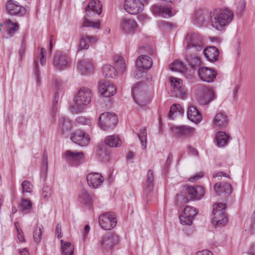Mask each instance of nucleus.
Returning <instances> with one entry per match:
<instances>
[{
    "mask_svg": "<svg viewBox=\"0 0 255 255\" xmlns=\"http://www.w3.org/2000/svg\"><path fill=\"white\" fill-rule=\"evenodd\" d=\"M233 12L228 8L215 9L211 15L212 26L218 30H222L233 20Z\"/></svg>",
    "mask_w": 255,
    "mask_h": 255,
    "instance_id": "f257e3e1",
    "label": "nucleus"
},
{
    "mask_svg": "<svg viewBox=\"0 0 255 255\" xmlns=\"http://www.w3.org/2000/svg\"><path fill=\"white\" fill-rule=\"evenodd\" d=\"M184 44L186 53L201 51L205 47L202 37L199 33L195 32L187 33Z\"/></svg>",
    "mask_w": 255,
    "mask_h": 255,
    "instance_id": "f03ea898",
    "label": "nucleus"
},
{
    "mask_svg": "<svg viewBox=\"0 0 255 255\" xmlns=\"http://www.w3.org/2000/svg\"><path fill=\"white\" fill-rule=\"evenodd\" d=\"M118 122L117 116L115 113L110 112H105L101 114L98 119V125L104 130L114 128Z\"/></svg>",
    "mask_w": 255,
    "mask_h": 255,
    "instance_id": "7ed1b4c3",
    "label": "nucleus"
},
{
    "mask_svg": "<svg viewBox=\"0 0 255 255\" xmlns=\"http://www.w3.org/2000/svg\"><path fill=\"white\" fill-rule=\"evenodd\" d=\"M226 204L216 203L213 206L212 211V220L216 225L224 226L228 221V218L225 214Z\"/></svg>",
    "mask_w": 255,
    "mask_h": 255,
    "instance_id": "20e7f679",
    "label": "nucleus"
},
{
    "mask_svg": "<svg viewBox=\"0 0 255 255\" xmlns=\"http://www.w3.org/2000/svg\"><path fill=\"white\" fill-rule=\"evenodd\" d=\"M101 227L105 230H110L115 227L117 224L116 216L114 212H106L99 217Z\"/></svg>",
    "mask_w": 255,
    "mask_h": 255,
    "instance_id": "39448f33",
    "label": "nucleus"
},
{
    "mask_svg": "<svg viewBox=\"0 0 255 255\" xmlns=\"http://www.w3.org/2000/svg\"><path fill=\"white\" fill-rule=\"evenodd\" d=\"M119 236L115 233H107L102 236L99 241L100 248L102 250L111 251L118 243Z\"/></svg>",
    "mask_w": 255,
    "mask_h": 255,
    "instance_id": "423d86ee",
    "label": "nucleus"
},
{
    "mask_svg": "<svg viewBox=\"0 0 255 255\" xmlns=\"http://www.w3.org/2000/svg\"><path fill=\"white\" fill-rule=\"evenodd\" d=\"M148 3V0H125V9L131 14H136L143 9L144 4Z\"/></svg>",
    "mask_w": 255,
    "mask_h": 255,
    "instance_id": "0eeeda50",
    "label": "nucleus"
},
{
    "mask_svg": "<svg viewBox=\"0 0 255 255\" xmlns=\"http://www.w3.org/2000/svg\"><path fill=\"white\" fill-rule=\"evenodd\" d=\"M70 59L67 55L61 51L56 52L53 60V66L56 69H66L70 67Z\"/></svg>",
    "mask_w": 255,
    "mask_h": 255,
    "instance_id": "6e6552de",
    "label": "nucleus"
},
{
    "mask_svg": "<svg viewBox=\"0 0 255 255\" xmlns=\"http://www.w3.org/2000/svg\"><path fill=\"white\" fill-rule=\"evenodd\" d=\"M140 83H137L131 89V95L134 102L140 106H144L149 103L147 95L140 89Z\"/></svg>",
    "mask_w": 255,
    "mask_h": 255,
    "instance_id": "1a4fd4ad",
    "label": "nucleus"
},
{
    "mask_svg": "<svg viewBox=\"0 0 255 255\" xmlns=\"http://www.w3.org/2000/svg\"><path fill=\"white\" fill-rule=\"evenodd\" d=\"M91 91L88 88H82L80 89L74 100L77 106H83L91 102Z\"/></svg>",
    "mask_w": 255,
    "mask_h": 255,
    "instance_id": "9d476101",
    "label": "nucleus"
},
{
    "mask_svg": "<svg viewBox=\"0 0 255 255\" xmlns=\"http://www.w3.org/2000/svg\"><path fill=\"white\" fill-rule=\"evenodd\" d=\"M170 83L172 86V92L175 97L184 99L187 96V91L182 85V81L181 79L171 77Z\"/></svg>",
    "mask_w": 255,
    "mask_h": 255,
    "instance_id": "9b49d317",
    "label": "nucleus"
},
{
    "mask_svg": "<svg viewBox=\"0 0 255 255\" xmlns=\"http://www.w3.org/2000/svg\"><path fill=\"white\" fill-rule=\"evenodd\" d=\"M6 13L11 15L22 16L25 14L26 9L14 0H8L5 4Z\"/></svg>",
    "mask_w": 255,
    "mask_h": 255,
    "instance_id": "f8f14e48",
    "label": "nucleus"
},
{
    "mask_svg": "<svg viewBox=\"0 0 255 255\" xmlns=\"http://www.w3.org/2000/svg\"><path fill=\"white\" fill-rule=\"evenodd\" d=\"M172 129L176 136L180 138H187L192 136L195 130L193 128L185 125L174 126Z\"/></svg>",
    "mask_w": 255,
    "mask_h": 255,
    "instance_id": "ddd939ff",
    "label": "nucleus"
},
{
    "mask_svg": "<svg viewBox=\"0 0 255 255\" xmlns=\"http://www.w3.org/2000/svg\"><path fill=\"white\" fill-rule=\"evenodd\" d=\"M198 74L201 80L207 83L213 82L217 75L216 71L207 67H200Z\"/></svg>",
    "mask_w": 255,
    "mask_h": 255,
    "instance_id": "4468645a",
    "label": "nucleus"
},
{
    "mask_svg": "<svg viewBox=\"0 0 255 255\" xmlns=\"http://www.w3.org/2000/svg\"><path fill=\"white\" fill-rule=\"evenodd\" d=\"M121 28L127 34H133L138 27L135 20L128 18H123L120 24Z\"/></svg>",
    "mask_w": 255,
    "mask_h": 255,
    "instance_id": "2eb2a0df",
    "label": "nucleus"
},
{
    "mask_svg": "<svg viewBox=\"0 0 255 255\" xmlns=\"http://www.w3.org/2000/svg\"><path fill=\"white\" fill-rule=\"evenodd\" d=\"M70 138L73 142L81 146L87 145L90 140L89 135L81 130H77L72 133Z\"/></svg>",
    "mask_w": 255,
    "mask_h": 255,
    "instance_id": "dca6fc26",
    "label": "nucleus"
},
{
    "mask_svg": "<svg viewBox=\"0 0 255 255\" xmlns=\"http://www.w3.org/2000/svg\"><path fill=\"white\" fill-rule=\"evenodd\" d=\"M116 88L108 81H101L99 84V92L105 97H110L116 94Z\"/></svg>",
    "mask_w": 255,
    "mask_h": 255,
    "instance_id": "f3484780",
    "label": "nucleus"
},
{
    "mask_svg": "<svg viewBox=\"0 0 255 255\" xmlns=\"http://www.w3.org/2000/svg\"><path fill=\"white\" fill-rule=\"evenodd\" d=\"M186 56L185 59L188 65L190 67V70L189 72V78H191L195 74V67H198L201 63L200 58L196 56L193 55L190 53H186Z\"/></svg>",
    "mask_w": 255,
    "mask_h": 255,
    "instance_id": "a211bd4d",
    "label": "nucleus"
},
{
    "mask_svg": "<svg viewBox=\"0 0 255 255\" xmlns=\"http://www.w3.org/2000/svg\"><path fill=\"white\" fill-rule=\"evenodd\" d=\"M102 10V5L98 0H91L85 8V11L88 16H93L96 13L100 14Z\"/></svg>",
    "mask_w": 255,
    "mask_h": 255,
    "instance_id": "6ab92c4d",
    "label": "nucleus"
},
{
    "mask_svg": "<svg viewBox=\"0 0 255 255\" xmlns=\"http://www.w3.org/2000/svg\"><path fill=\"white\" fill-rule=\"evenodd\" d=\"M214 188L218 196H228L232 192V186L228 183L221 182L216 183Z\"/></svg>",
    "mask_w": 255,
    "mask_h": 255,
    "instance_id": "aec40b11",
    "label": "nucleus"
},
{
    "mask_svg": "<svg viewBox=\"0 0 255 255\" xmlns=\"http://www.w3.org/2000/svg\"><path fill=\"white\" fill-rule=\"evenodd\" d=\"M104 178L99 173H91L87 176V181L89 186L93 188L100 186L104 181Z\"/></svg>",
    "mask_w": 255,
    "mask_h": 255,
    "instance_id": "412c9836",
    "label": "nucleus"
},
{
    "mask_svg": "<svg viewBox=\"0 0 255 255\" xmlns=\"http://www.w3.org/2000/svg\"><path fill=\"white\" fill-rule=\"evenodd\" d=\"M186 192L190 197V199L199 200L204 196V191L202 186H187L186 188Z\"/></svg>",
    "mask_w": 255,
    "mask_h": 255,
    "instance_id": "4be33fe9",
    "label": "nucleus"
},
{
    "mask_svg": "<svg viewBox=\"0 0 255 255\" xmlns=\"http://www.w3.org/2000/svg\"><path fill=\"white\" fill-rule=\"evenodd\" d=\"M229 123V120L227 115L223 112L218 113L213 121V126L215 128H226Z\"/></svg>",
    "mask_w": 255,
    "mask_h": 255,
    "instance_id": "5701e85b",
    "label": "nucleus"
},
{
    "mask_svg": "<svg viewBox=\"0 0 255 255\" xmlns=\"http://www.w3.org/2000/svg\"><path fill=\"white\" fill-rule=\"evenodd\" d=\"M152 65V61L150 57L146 55H140L136 61V66L143 70L149 69Z\"/></svg>",
    "mask_w": 255,
    "mask_h": 255,
    "instance_id": "b1692460",
    "label": "nucleus"
},
{
    "mask_svg": "<svg viewBox=\"0 0 255 255\" xmlns=\"http://www.w3.org/2000/svg\"><path fill=\"white\" fill-rule=\"evenodd\" d=\"M204 54L207 59L212 62H215L218 60L219 51L215 46H210L204 49Z\"/></svg>",
    "mask_w": 255,
    "mask_h": 255,
    "instance_id": "393cba45",
    "label": "nucleus"
},
{
    "mask_svg": "<svg viewBox=\"0 0 255 255\" xmlns=\"http://www.w3.org/2000/svg\"><path fill=\"white\" fill-rule=\"evenodd\" d=\"M202 91L203 95L201 101L202 104L207 105L216 98V95L212 89L207 87H203Z\"/></svg>",
    "mask_w": 255,
    "mask_h": 255,
    "instance_id": "a878e982",
    "label": "nucleus"
},
{
    "mask_svg": "<svg viewBox=\"0 0 255 255\" xmlns=\"http://www.w3.org/2000/svg\"><path fill=\"white\" fill-rule=\"evenodd\" d=\"M83 158V153L82 152H73L67 150L65 153L66 160L73 162L76 165L79 164Z\"/></svg>",
    "mask_w": 255,
    "mask_h": 255,
    "instance_id": "bb28decb",
    "label": "nucleus"
},
{
    "mask_svg": "<svg viewBox=\"0 0 255 255\" xmlns=\"http://www.w3.org/2000/svg\"><path fill=\"white\" fill-rule=\"evenodd\" d=\"M60 133L63 135H66L71 129V124L69 119L62 116L59 120Z\"/></svg>",
    "mask_w": 255,
    "mask_h": 255,
    "instance_id": "cd10ccee",
    "label": "nucleus"
},
{
    "mask_svg": "<svg viewBox=\"0 0 255 255\" xmlns=\"http://www.w3.org/2000/svg\"><path fill=\"white\" fill-rule=\"evenodd\" d=\"M188 119L193 123H198L202 120V115L196 107L191 106L187 111Z\"/></svg>",
    "mask_w": 255,
    "mask_h": 255,
    "instance_id": "c85d7f7f",
    "label": "nucleus"
},
{
    "mask_svg": "<svg viewBox=\"0 0 255 255\" xmlns=\"http://www.w3.org/2000/svg\"><path fill=\"white\" fill-rule=\"evenodd\" d=\"M78 69L81 75H87L92 72L93 69V64L89 60L80 61L78 63Z\"/></svg>",
    "mask_w": 255,
    "mask_h": 255,
    "instance_id": "c756f323",
    "label": "nucleus"
},
{
    "mask_svg": "<svg viewBox=\"0 0 255 255\" xmlns=\"http://www.w3.org/2000/svg\"><path fill=\"white\" fill-rule=\"evenodd\" d=\"M151 11L154 14H162L164 17H171L173 15L172 13L171 7H165L153 5L151 8Z\"/></svg>",
    "mask_w": 255,
    "mask_h": 255,
    "instance_id": "7c9ffc66",
    "label": "nucleus"
},
{
    "mask_svg": "<svg viewBox=\"0 0 255 255\" xmlns=\"http://www.w3.org/2000/svg\"><path fill=\"white\" fill-rule=\"evenodd\" d=\"M229 135L224 131H218L215 135L216 145L218 147H224L228 142Z\"/></svg>",
    "mask_w": 255,
    "mask_h": 255,
    "instance_id": "2f4dec72",
    "label": "nucleus"
},
{
    "mask_svg": "<svg viewBox=\"0 0 255 255\" xmlns=\"http://www.w3.org/2000/svg\"><path fill=\"white\" fill-rule=\"evenodd\" d=\"M169 68L172 71L183 73L189 78L188 68L182 62L174 61L170 65Z\"/></svg>",
    "mask_w": 255,
    "mask_h": 255,
    "instance_id": "473e14b6",
    "label": "nucleus"
},
{
    "mask_svg": "<svg viewBox=\"0 0 255 255\" xmlns=\"http://www.w3.org/2000/svg\"><path fill=\"white\" fill-rule=\"evenodd\" d=\"M105 144L111 147H118L121 146L122 142L118 135H113L107 136L104 140Z\"/></svg>",
    "mask_w": 255,
    "mask_h": 255,
    "instance_id": "72a5a7b5",
    "label": "nucleus"
},
{
    "mask_svg": "<svg viewBox=\"0 0 255 255\" xmlns=\"http://www.w3.org/2000/svg\"><path fill=\"white\" fill-rule=\"evenodd\" d=\"M97 41L98 38L96 36L90 35L82 36L80 41L79 48L81 49H87L90 43H94Z\"/></svg>",
    "mask_w": 255,
    "mask_h": 255,
    "instance_id": "f704fd0d",
    "label": "nucleus"
},
{
    "mask_svg": "<svg viewBox=\"0 0 255 255\" xmlns=\"http://www.w3.org/2000/svg\"><path fill=\"white\" fill-rule=\"evenodd\" d=\"M4 22L6 26L7 34L9 37H12L18 29V24L12 22L9 19H5Z\"/></svg>",
    "mask_w": 255,
    "mask_h": 255,
    "instance_id": "c9c22d12",
    "label": "nucleus"
},
{
    "mask_svg": "<svg viewBox=\"0 0 255 255\" xmlns=\"http://www.w3.org/2000/svg\"><path fill=\"white\" fill-rule=\"evenodd\" d=\"M102 73L106 78H114L117 75V71L113 66L106 64L102 67Z\"/></svg>",
    "mask_w": 255,
    "mask_h": 255,
    "instance_id": "e433bc0d",
    "label": "nucleus"
},
{
    "mask_svg": "<svg viewBox=\"0 0 255 255\" xmlns=\"http://www.w3.org/2000/svg\"><path fill=\"white\" fill-rule=\"evenodd\" d=\"M62 255H73L74 248L73 245L70 242L60 241Z\"/></svg>",
    "mask_w": 255,
    "mask_h": 255,
    "instance_id": "4c0bfd02",
    "label": "nucleus"
},
{
    "mask_svg": "<svg viewBox=\"0 0 255 255\" xmlns=\"http://www.w3.org/2000/svg\"><path fill=\"white\" fill-rule=\"evenodd\" d=\"M79 201L80 202L90 206L92 204V198L90 194L85 189H82L79 194Z\"/></svg>",
    "mask_w": 255,
    "mask_h": 255,
    "instance_id": "58836bf2",
    "label": "nucleus"
},
{
    "mask_svg": "<svg viewBox=\"0 0 255 255\" xmlns=\"http://www.w3.org/2000/svg\"><path fill=\"white\" fill-rule=\"evenodd\" d=\"M183 114L184 109L181 108L180 105L177 104L171 107L168 116L171 120H174L177 115L183 116Z\"/></svg>",
    "mask_w": 255,
    "mask_h": 255,
    "instance_id": "ea45409f",
    "label": "nucleus"
},
{
    "mask_svg": "<svg viewBox=\"0 0 255 255\" xmlns=\"http://www.w3.org/2000/svg\"><path fill=\"white\" fill-rule=\"evenodd\" d=\"M53 83L55 86V88L57 90L55 93L54 95V99L53 101V111L55 112L56 111V107L57 104L58 103L59 100V92L60 90V88L62 87L63 85L62 82L59 79H55L53 80Z\"/></svg>",
    "mask_w": 255,
    "mask_h": 255,
    "instance_id": "a19ab883",
    "label": "nucleus"
},
{
    "mask_svg": "<svg viewBox=\"0 0 255 255\" xmlns=\"http://www.w3.org/2000/svg\"><path fill=\"white\" fill-rule=\"evenodd\" d=\"M138 137L140 141L141 148L143 149L146 147L147 133L145 127L140 128L139 133L137 134Z\"/></svg>",
    "mask_w": 255,
    "mask_h": 255,
    "instance_id": "79ce46f5",
    "label": "nucleus"
},
{
    "mask_svg": "<svg viewBox=\"0 0 255 255\" xmlns=\"http://www.w3.org/2000/svg\"><path fill=\"white\" fill-rule=\"evenodd\" d=\"M82 27H92L94 28L100 29V22L99 20L96 22H93L84 17L83 18Z\"/></svg>",
    "mask_w": 255,
    "mask_h": 255,
    "instance_id": "37998d69",
    "label": "nucleus"
},
{
    "mask_svg": "<svg viewBox=\"0 0 255 255\" xmlns=\"http://www.w3.org/2000/svg\"><path fill=\"white\" fill-rule=\"evenodd\" d=\"M153 182H154L153 172L152 170L149 169L148 171L147 175V185L146 186V188L148 190L150 191L152 189V188L153 186Z\"/></svg>",
    "mask_w": 255,
    "mask_h": 255,
    "instance_id": "c03bdc74",
    "label": "nucleus"
},
{
    "mask_svg": "<svg viewBox=\"0 0 255 255\" xmlns=\"http://www.w3.org/2000/svg\"><path fill=\"white\" fill-rule=\"evenodd\" d=\"M190 216V215H184V214L180 216L179 219L181 224L182 225H191L194 218Z\"/></svg>",
    "mask_w": 255,
    "mask_h": 255,
    "instance_id": "a18cd8bd",
    "label": "nucleus"
},
{
    "mask_svg": "<svg viewBox=\"0 0 255 255\" xmlns=\"http://www.w3.org/2000/svg\"><path fill=\"white\" fill-rule=\"evenodd\" d=\"M22 193H31L32 191L33 185L30 182L24 180L21 184Z\"/></svg>",
    "mask_w": 255,
    "mask_h": 255,
    "instance_id": "49530a36",
    "label": "nucleus"
},
{
    "mask_svg": "<svg viewBox=\"0 0 255 255\" xmlns=\"http://www.w3.org/2000/svg\"><path fill=\"white\" fill-rule=\"evenodd\" d=\"M116 65L120 71H124L126 69V63L123 57L122 56H118L117 57Z\"/></svg>",
    "mask_w": 255,
    "mask_h": 255,
    "instance_id": "de8ad7c7",
    "label": "nucleus"
},
{
    "mask_svg": "<svg viewBox=\"0 0 255 255\" xmlns=\"http://www.w3.org/2000/svg\"><path fill=\"white\" fill-rule=\"evenodd\" d=\"M43 229V226L41 225L38 228L35 229L33 231V238L35 243H38L40 241V238L42 235L41 230Z\"/></svg>",
    "mask_w": 255,
    "mask_h": 255,
    "instance_id": "09e8293b",
    "label": "nucleus"
},
{
    "mask_svg": "<svg viewBox=\"0 0 255 255\" xmlns=\"http://www.w3.org/2000/svg\"><path fill=\"white\" fill-rule=\"evenodd\" d=\"M34 75L36 80L37 84H39L40 82V71L38 68V60H35L34 62Z\"/></svg>",
    "mask_w": 255,
    "mask_h": 255,
    "instance_id": "8fccbe9b",
    "label": "nucleus"
},
{
    "mask_svg": "<svg viewBox=\"0 0 255 255\" xmlns=\"http://www.w3.org/2000/svg\"><path fill=\"white\" fill-rule=\"evenodd\" d=\"M75 122L78 124H81L83 125L90 126L91 124L90 119H87L83 116H79L77 117L75 120Z\"/></svg>",
    "mask_w": 255,
    "mask_h": 255,
    "instance_id": "3c124183",
    "label": "nucleus"
},
{
    "mask_svg": "<svg viewBox=\"0 0 255 255\" xmlns=\"http://www.w3.org/2000/svg\"><path fill=\"white\" fill-rule=\"evenodd\" d=\"M183 214L184 215H190V216L194 218V216L197 215V212L195 208L190 206H187L184 209Z\"/></svg>",
    "mask_w": 255,
    "mask_h": 255,
    "instance_id": "603ef678",
    "label": "nucleus"
},
{
    "mask_svg": "<svg viewBox=\"0 0 255 255\" xmlns=\"http://www.w3.org/2000/svg\"><path fill=\"white\" fill-rule=\"evenodd\" d=\"M42 168L43 170L45 171L46 174L48 169V155L47 153L45 150H44L43 154Z\"/></svg>",
    "mask_w": 255,
    "mask_h": 255,
    "instance_id": "864d4df0",
    "label": "nucleus"
},
{
    "mask_svg": "<svg viewBox=\"0 0 255 255\" xmlns=\"http://www.w3.org/2000/svg\"><path fill=\"white\" fill-rule=\"evenodd\" d=\"M42 197L44 198H48L51 196V189L48 186H44L42 189Z\"/></svg>",
    "mask_w": 255,
    "mask_h": 255,
    "instance_id": "5fc2aeb1",
    "label": "nucleus"
},
{
    "mask_svg": "<svg viewBox=\"0 0 255 255\" xmlns=\"http://www.w3.org/2000/svg\"><path fill=\"white\" fill-rule=\"evenodd\" d=\"M32 206V203L29 200L23 199L21 204V207L24 210L29 209Z\"/></svg>",
    "mask_w": 255,
    "mask_h": 255,
    "instance_id": "6e6d98bb",
    "label": "nucleus"
},
{
    "mask_svg": "<svg viewBox=\"0 0 255 255\" xmlns=\"http://www.w3.org/2000/svg\"><path fill=\"white\" fill-rule=\"evenodd\" d=\"M56 234H57L58 238H61L63 237V234L61 231V225L60 223H58L56 225Z\"/></svg>",
    "mask_w": 255,
    "mask_h": 255,
    "instance_id": "4d7b16f0",
    "label": "nucleus"
},
{
    "mask_svg": "<svg viewBox=\"0 0 255 255\" xmlns=\"http://www.w3.org/2000/svg\"><path fill=\"white\" fill-rule=\"evenodd\" d=\"M173 159V155L171 153H169L168 155L166 163H165V168L167 169L170 165L171 162Z\"/></svg>",
    "mask_w": 255,
    "mask_h": 255,
    "instance_id": "13d9d810",
    "label": "nucleus"
},
{
    "mask_svg": "<svg viewBox=\"0 0 255 255\" xmlns=\"http://www.w3.org/2000/svg\"><path fill=\"white\" fill-rule=\"evenodd\" d=\"M25 45L24 43V40H22V42L21 43V46L19 50V54L20 55V58H22V56L24 54L25 51Z\"/></svg>",
    "mask_w": 255,
    "mask_h": 255,
    "instance_id": "bf43d9fd",
    "label": "nucleus"
},
{
    "mask_svg": "<svg viewBox=\"0 0 255 255\" xmlns=\"http://www.w3.org/2000/svg\"><path fill=\"white\" fill-rule=\"evenodd\" d=\"M17 238L20 242H24L23 233L21 229H17Z\"/></svg>",
    "mask_w": 255,
    "mask_h": 255,
    "instance_id": "052dcab7",
    "label": "nucleus"
},
{
    "mask_svg": "<svg viewBox=\"0 0 255 255\" xmlns=\"http://www.w3.org/2000/svg\"><path fill=\"white\" fill-rule=\"evenodd\" d=\"M204 173L203 172H200L198 174L194 175L192 177H191L189 180L190 181L193 182L195 180H197L199 179L200 178L203 177Z\"/></svg>",
    "mask_w": 255,
    "mask_h": 255,
    "instance_id": "680f3d73",
    "label": "nucleus"
},
{
    "mask_svg": "<svg viewBox=\"0 0 255 255\" xmlns=\"http://www.w3.org/2000/svg\"><path fill=\"white\" fill-rule=\"evenodd\" d=\"M187 148L189 149L192 155L194 156H197L198 155V152L196 148H194L190 145L187 146Z\"/></svg>",
    "mask_w": 255,
    "mask_h": 255,
    "instance_id": "e2e57ef3",
    "label": "nucleus"
},
{
    "mask_svg": "<svg viewBox=\"0 0 255 255\" xmlns=\"http://www.w3.org/2000/svg\"><path fill=\"white\" fill-rule=\"evenodd\" d=\"M195 255H213L212 252L207 250L199 251L196 253Z\"/></svg>",
    "mask_w": 255,
    "mask_h": 255,
    "instance_id": "0e129e2a",
    "label": "nucleus"
},
{
    "mask_svg": "<svg viewBox=\"0 0 255 255\" xmlns=\"http://www.w3.org/2000/svg\"><path fill=\"white\" fill-rule=\"evenodd\" d=\"M222 176H224L225 177L230 178V176L229 175H228L227 173L223 172L222 171L215 173L213 174V175L214 178H216V177H221Z\"/></svg>",
    "mask_w": 255,
    "mask_h": 255,
    "instance_id": "69168bd1",
    "label": "nucleus"
},
{
    "mask_svg": "<svg viewBox=\"0 0 255 255\" xmlns=\"http://www.w3.org/2000/svg\"><path fill=\"white\" fill-rule=\"evenodd\" d=\"M90 227L89 225H86L85 226L84 229L83 231V234L84 238L86 237L87 235L89 233V232L90 231Z\"/></svg>",
    "mask_w": 255,
    "mask_h": 255,
    "instance_id": "338daca9",
    "label": "nucleus"
},
{
    "mask_svg": "<svg viewBox=\"0 0 255 255\" xmlns=\"http://www.w3.org/2000/svg\"><path fill=\"white\" fill-rule=\"evenodd\" d=\"M163 24L165 26H166L167 27H169V28H171V29L176 27V25L175 24H174V23H171L169 22L165 21V22H163Z\"/></svg>",
    "mask_w": 255,
    "mask_h": 255,
    "instance_id": "774afa93",
    "label": "nucleus"
}]
</instances>
